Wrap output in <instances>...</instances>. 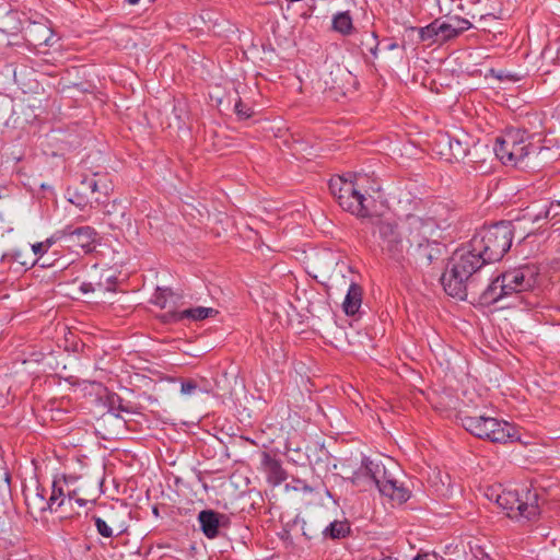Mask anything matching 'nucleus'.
Listing matches in <instances>:
<instances>
[{"label":"nucleus","mask_w":560,"mask_h":560,"mask_svg":"<svg viewBox=\"0 0 560 560\" xmlns=\"http://www.w3.org/2000/svg\"><path fill=\"white\" fill-rule=\"evenodd\" d=\"M485 265L487 261L474 252L471 242L457 249L452 256L450 268L441 277L444 291L453 298L465 300L468 289L474 287V273Z\"/></svg>","instance_id":"f257e3e1"},{"label":"nucleus","mask_w":560,"mask_h":560,"mask_svg":"<svg viewBox=\"0 0 560 560\" xmlns=\"http://www.w3.org/2000/svg\"><path fill=\"white\" fill-rule=\"evenodd\" d=\"M366 182L368 177L363 174L348 173L330 179L329 189L343 210L357 217L366 218L370 215L365 197Z\"/></svg>","instance_id":"f03ea898"},{"label":"nucleus","mask_w":560,"mask_h":560,"mask_svg":"<svg viewBox=\"0 0 560 560\" xmlns=\"http://www.w3.org/2000/svg\"><path fill=\"white\" fill-rule=\"evenodd\" d=\"M514 230L511 222H499L488 228H482L472 238L471 247L479 253L487 264L499 261L511 248Z\"/></svg>","instance_id":"7ed1b4c3"},{"label":"nucleus","mask_w":560,"mask_h":560,"mask_svg":"<svg viewBox=\"0 0 560 560\" xmlns=\"http://www.w3.org/2000/svg\"><path fill=\"white\" fill-rule=\"evenodd\" d=\"M486 495L490 500H494L499 508L506 511V515L511 518L533 521L540 514L536 490L523 488L520 493L517 490L490 488Z\"/></svg>","instance_id":"20e7f679"},{"label":"nucleus","mask_w":560,"mask_h":560,"mask_svg":"<svg viewBox=\"0 0 560 560\" xmlns=\"http://www.w3.org/2000/svg\"><path fill=\"white\" fill-rule=\"evenodd\" d=\"M56 492L59 499L60 517H71L79 514L73 505L79 509L84 508L88 503L95 501V489L86 479L79 476H65L55 480Z\"/></svg>","instance_id":"39448f33"},{"label":"nucleus","mask_w":560,"mask_h":560,"mask_svg":"<svg viewBox=\"0 0 560 560\" xmlns=\"http://www.w3.org/2000/svg\"><path fill=\"white\" fill-rule=\"evenodd\" d=\"M538 149L528 142L525 131L510 129L497 138L493 151L504 165L522 166L525 159Z\"/></svg>","instance_id":"423d86ee"},{"label":"nucleus","mask_w":560,"mask_h":560,"mask_svg":"<svg viewBox=\"0 0 560 560\" xmlns=\"http://www.w3.org/2000/svg\"><path fill=\"white\" fill-rule=\"evenodd\" d=\"M460 420L463 427L468 432L493 443H506L518 439L517 431L513 424L500 421L497 418L463 416Z\"/></svg>","instance_id":"0eeeda50"},{"label":"nucleus","mask_w":560,"mask_h":560,"mask_svg":"<svg viewBox=\"0 0 560 560\" xmlns=\"http://www.w3.org/2000/svg\"><path fill=\"white\" fill-rule=\"evenodd\" d=\"M377 234L382 252L390 259L402 264L408 253V244L404 232V223L397 224L382 220L377 224Z\"/></svg>","instance_id":"6e6552de"},{"label":"nucleus","mask_w":560,"mask_h":560,"mask_svg":"<svg viewBox=\"0 0 560 560\" xmlns=\"http://www.w3.org/2000/svg\"><path fill=\"white\" fill-rule=\"evenodd\" d=\"M472 143V138L463 131L442 135L435 142L434 151L445 162L457 163L469 154Z\"/></svg>","instance_id":"1a4fd4ad"},{"label":"nucleus","mask_w":560,"mask_h":560,"mask_svg":"<svg viewBox=\"0 0 560 560\" xmlns=\"http://www.w3.org/2000/svg\"><path fill=\"white\" fill-rule=\"evenodd\" d=\"M51 240L66 241L68 246L80 247L84 253H91L98 243V233L92 226L85 225L73 229L68 225L62 230L56 231Z\"/></svg>","instance_id":"9d476101"},{"label":"nucleus","mask_w":560,"mask_h":560,"mask_svg":"<svg viewBox=\"0 0 560 560\" xmlns=\"http://www.w3.org/2000/svg\"><path fill=\"white\" fill-rule=\"evenodd\" d=\"M402 223L408 246L431 240L439 228L433 218H423L417 214H408Z\"/></svg>","instance_id":"9b49d317"},{"label":"nucleus","mask_w":560,"mask_h":560,"mask_svg":"<svg viewBox=\"0 0 560 560\" xmlns=\"http://www.w3.org/2000/svg\"><path fill=\"white\" fill-rule=\"evenodd\" d=\"M538 270L535 266H521L508 270L501 275V282L504 283L511 294H521L532 291L537 285Z\"/></svg>","instance_id":"f8f14e48"},{"label":"nucleus","mask_w":560,"mask_h":560,"mask_svg":"<svg viewBox=\"0 0 560 560\" xmlns=\"http://www.w3.org/2000/svg\"><path fill=\"white\" fill-rule=\"evenodd\" d=\"M56 492V483L52 482V489L49 499H46V491L39 485L34 489L24 491L25 503L31 514L42 513L47 510L60 514L59 499Z\"/></svg>","instance_id":"ddd939ff"},{"label":"nucleus","mask_w":560,"mask_h":560,"mask_svg":"<svg viewBox=\"0 0 560 560\" xmlns=\"http://www.w3.org/2000/svg\"><path fill=\"white\" fill-rule=\"evenodd\" d=\"M442 255L440 243L434 240L418 243L413 246H408L407 257L405 262L415 264L419 267H428L434 260L439 259Z\"/></svg>","instance_id":"4468645a"},{"label":"nucleus","mask_w":560,"mask_h":560,"mask_svg":"<svg viewBox=\"0 0 560 560\" xmlns=\"http://www.w3.org/2000/svg\"><path fill=\"white\" fill-rule=\"evenodd\" d=\"M386 466L383 463H377L372 459H364L361 467L352 476V482L357 486H372L375 485L378 489L386 480L385 478Z\"/></svg>","instance_id":"2eb2a0df"},{"label":"nucleus","mask_w":560,"mask_h":560,"mask_svg":"<svg viewBox=\"0 0 560 560\" xmlns=\"http://www.w3.org/2000/svg\"><path fill=\"white\" fill-rule=\"evenodd\" d=\"M202 533L210 539L219 535V528L225 526L228 517L212 510H203L198 515Z\"/></svg>","instance_id":"dca6fc26"},{"label":"nucleus","mask_w":560,"mask_h":560,"mask_svg":"<svg viewBox=\"0 0 560 560\" xmlns=\"http://www.w3.org/2000/svg\"><path fill=\"white\" fill-rule=\"evenodd\" d=\"M435 26L439 33V40L444 42L469 30L471 24L465 19L451 18L447 21L435 20Z\"/></svg>","instance_id":"f3484780"},{"label":"nucleus","mask_w":560,"mask_h":560,"mask_svg":"<svg viewBox=\"0 0 560 560\" xmlns=\"http://www.w3.org/2000/svg\"><path fill=\"white\" fill-rule=\"evenodd\" d=\"M82 189L89 192L91 198H94L96 202H100V197L96 195H108L112 190L110 183L105 175L100 176L94 174L91 177H84L81 183Z\"/></svg>","instance_id":"a211bd4d"},{"label":"nucleus","mask_w":560,"mask_h":560,"mask_svg":"<svg viewBox=\"0 0 560 560\" xmlns=\"http://www.w3.org/2000/svg\"><path fill=\"white\" fill-rule=\"evenodd\" d=\"M27 40L34 46H51L54 34L52 30L43 23H32L26 27Z\"/></svg>","instance_id":"6ab92c4d"},{"label":"nucleus","mask_w":560,"mask_h":560,"mask_svg":"<svg viewBox=\"0 0 560 560\" xmlns=\"http://www.w3.org/2000/svg\"><path fill=\"white\" fill-rule=\"evenodd\" d=\"M352 81L353 77L351 72L339 65H336L324 79L325 84L329 89L340 90L343 93Z\"/></svg>","instance_id":"aec40b11"},{"label":"nucleus","mask_w":560,"mask_h":560,"mask_svg":"<svg viewBox=\"0 0 560 560\" xmlns=\"http://www.w3.org/2000/svg\"><path fill=\"white\" fill-rule=\"evenodd\" d=\"M107 224L114 230H122L130 225V219L127 215L126 207L120 202L113 201L105 211Z\"/></svg>","instance_id":"412c9836"},{"label":"nucleus","mask_w":560,"mask_h":560,"mask_svg":"<svg viewBox=\"0 0 560 560\" xmlns=\"http://www.w3.org/2000/svg\"><path fill=\"white\" fill-rule=\"evenodd\" d=\"M378 490L382 494L388 497L390 500L399 504L406 502L410 497L409 490L406 489L396 479L386 480V482L383 486H381Z\"/></svg>","instance_id":"4be33fe9"},{"label":"nucleus","mask_w":560,"mask_h":560,"mask_svg":"<svg viewBox=\"0 0 560 560\" xmlns=\"http://www.w3.org/2000/svg\"><path fill=\"white\" fill-rule=\"evenodd\" d=\"M362 303V288L351 282L345 298L342 307L347 315H354L358 313Z\"/></svg>","instance_id":"5701e85b"},{"label":"nucleus","mask_w":560,"mask_h":560,"mask_svg":"<svg viewBox=\"0 0 560 560\" xmlns=\"http://www.w3.org/2000/svg\"><path fill=\"white\" fill-rule=\"evenodd\" d=\"M508 295H511V291H508V288L501 282V276H499L482 292L481 299L486 303H495Z\"/></svg>","instance_id":"b1692460"},{"label":"nucleus","mask_w":560,"mask_h":560,"mask_svg":"<svg viewBox=\"0 0 560 560\" xmlns=\"http://www.w3.org/2000/svg\"><path fill=\"white\" fill-rule=\"evenodd\" d=\"M350 533V526L346 521H334L323 530L325 538L339 539Z\"/></svg>","instance_id":"393cba45"},{"label":"nucleus","mask_w":560,"mask_h":560,"mask_svg":"<svg viewBox=\"0 0 560 560\" xmlns=\"http://www.w3.org/2000/svg\"><path fill=\"white\" fill-rule=\"evenodd\" d=\"M218 314V311L212 307L197 306L185 310L177 314L178 319L190 318L192 320H201Z\"/></svg>","instance_id":"a878e982"},{"label":"nucleus","mask_w":560,"mask_h":560,"mask_svg":"<svg viewBox=\"0 0 560 560\" xmlns=\"http://www.w3.org/2000/svg\"><path fill=\"white\" fill-rule=\"evenodd\" d=\"M332 27L335 31L348 35L351 33L353 25L352 19L348 12H340L334 16Z\"/></svg>","instance_id":"bb28decb"},{"label":"nucleus","mask_w":560,"mask_h":560,"mask_svg":"<svg viewBox=\"0 0 560 560\" xmlns=\"http://www.w3.org/2000/svg\"><path fill=\"white\" fill-rule=\"evenodd\" d=\"M91 199L89 192L82 189L81 184L72 192L69 191L68 200L80 209H84L91 202Z\"/></svg>","instance_id":"cd10ccee"},{"label":"nucleus","mask_w":560,"mask_h":560,"mask_svg":"<svg viewBox=\"0 0 560 560\" xmlns=\"http://www.w3.org/2000/svg\"><path fill=\"white\" fill-rule=\"evenodd\" d=\"M419 35H420L421 40H423V42L430 40V39H432L433 42H440L439 33H438L436 26H435V21L432 22L430 25L420 28Z\"/></svg>","instance_id":"c85d7f7f"},{"label":"nucleus","mask_w":560,"mask_h":560,"mask_svg":"<svg viewBox=\"0 0 560 560\" xmlns=\"http://www.w3.org/2000/svg\"><path fill=\"white\" fill-rule=\"evenodd\" d=\"M545 218L547 220H557L560 221V202L555 199L545 210Z\"/></svg>","instance_id":"c756f323"},{"label":"nucleus","mask_w":560,"mask_h":560,"mask_svg":"<svg viewBox=\"0 0 560 560\" xmlns=\"http://www.w3.org/2000/svg\"><path fill=\"white\" fill-rule=\"evenodd\" d=\"M95 526L100 535L109 538L113 536V528L101 517H94Z\"/></svg>","instance_id":"7c9ffc66"},{"label":"nucleus","mask_w":560,"mask_h":560,"mask_svg":"<svg viewBox=\"0 0 560 560\" xmlns=\"http://www.w3.org/2000/svg\"><path fill=\"white\" fill-rule=\"evenodd\" d=\"M235 113L241 119H247L252 117L253 109L249 106H246L241 100L235 103Z\"/></svg>","instance_id":"2f4dec72"},{"label":"nucleus","mask_w":560,"mask_h":560,"mask_svg":"<svg viewBox=\"0 0 560 560\" xmlns=\"http://www.w3.org/2000/svg\"><path fill=\"white\" fill-rule=\"evenodd\" d=\"M59 240H51V237L47 238L45 242L36 243L32 246V249L35 255H42L44 254L54 243L58 242Z\"/></svg>","instance_id":"473e14b6"},{"label":"nucleus","mask_w":560,"mask_h":560,"mask_svg":"<svg viewBox=\"0 0 560 560\" xmlns=\"http://www.w3.org/2000/svg\"><path fill=\"white\" fill-rule=\"evenodd\" d=\"M197 388H198V385L195 381L187 380V381L182 382L180 393L183 395H191L197 390Z\"/></svg>","instance_id":"72a5a7b5"},{"label":"nucleus","mask_w":560,"mask_h":560,"mask_svg":"<svg viewBox=\"0 0 560 560\" xmlns=\"http://www.w3.org/2000/svg\"><path fill=\"white\" fill-rule=\"evenodd\" d=\"M102 290V283H96L95 285L92 282H82L80 285V291L84 294L95 291Z\"/></svg>","instance_id":"f704fd0d"},{"label":"nucleus","mask_w":560,"mask_h":560,"mask_svg":"<svg viewBox=\"0 0 560 560\" xmlns=\"http://www.w3.org/2000/svg\"><path fill=\"white\" fill-rule=\"evenodd\" d=\"M167 292V290L162 291L161 293L155 294L154 303L164 308L166 306V301L164 299V294Z\"/></svg>","instance_id":"c9c22d12"},{"label":"nucleus","mask_w":560,"mask_h":560,"mask_svg":"<svg viewBox=\"0 0 560 560\" xmlns=\"http://www.w3.org/2000/svg\"><path fill=\"white\" fill-rule=\"evenodd\" d=\"M335 265V267L338 269V272H342L343 269H347L348 266L346 265V262L341 261H336L335 258L331 257V259L328 261V265Z\"/></svg>","instance_id":"e433bc0d"},{"label":"nucleus","mask_w":560,"mask_h":560,"mask_svg":"<svg viewBox=\"0 0 560 560\" xmlns=\"http://www.w3.org/2000/svg\"><path fill=\"white\" fill-rule=\"evenodd\" d=\"M385 480H393L395 479L392 471L386 467V470H385Z\"/></svg>","instance_id":"4c0bfd02"},{"label":"nucleus","mask_w":560,"mask_h":560,"mask_svg":"<svg viewBox=\"0 0 560 560\" xmlns=\"http://www.w3.org/2000/svg\"><path fill=\"white\" fill-rule=\"evenodd\" d=\"M413 560H430L428 553L417 555Z\"/></svg>","instance_id":"58836bf2"},{"label":"nucleus","mask_w":560,"mask_h":560,"mask_svg":"<svg viewBox=\"0 0 560 560\" xmlns=\"http://www.w3.org/2000/svg\"><path fill=\"white\" fill-rule=\"evenodd\" d=\"M140 0H126V2L129 4V5H136L139 3Z\"/></svg>","instance_id":"ea45409f"},{"label":"nucleus","mask_w":560,"mask_h":560,"mask_svg":"<svg viewBox=\"0 0 560 560\" xmlns=\"http://www.w3.org/2000/svg\"><path fill=\"white\" fill-rule=\"evenodd\" d=\"M387 460H388V463L390 464L392 468H395V467H396V464H395L390 458H388Z\"/></svg>","instance_id":"a19ab883"},{"label":"nucleus","mask_w":560,"mask_h":560,"mask_svg":"<svg viewBox=\"0 0 560 560\" xmlns=\"http://www.w3.org/2000/svg\"><path fill=\"white\" fill-rule=\"evenodd\" d=\"M376 48H377V46H375L374 48H373V47H371V48H370V51H371L373 55H375V54H376V51H375V50H376Z\"/></svg>","instance_id":"79ce46f5"}]
</instances>
